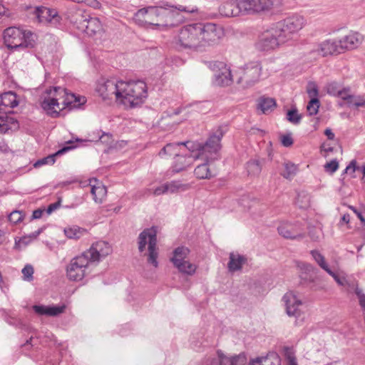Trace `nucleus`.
Here are the masks:
<instances>
[{"label": "nucleus", "mask_w": 365, "mask_h": 365, "mask_svg": "<svg viewBox=\"0 0 365 365\" xmlns=\"http://www.w3.org/2000/svg\"><path fill=\"white\" fill-rule=\"evenodd\" d=\"M225 35L223 28L213 23H195L182 27L173 40L178 48L202 52L218 44Z\"/></svg>", "instance_id": "f257e3e1"}, {"label": "nucleus", "mask_w": 365, "mask_h": 365, "mask_svg": "<svg viewBox=\"0 0 365 365\" xmlns=\"http://www.w3.org/2000/svg\"><path fill=\"white\" fill-rule=\"evenodd\" d=\"M227 131L226 126H219L210 135L204 145H194L192 151L185 153V149L175 157L173 171L179 173L190 166L197 159L216 160L221 148L220 140Z\"/></svg>", "instance_id": "f03ea898"}, {"label": "nucleus", "mask_w": 365, "mask_h": 365, "mask_svg": "<svg viewBox=\"0 0 365 365\" xmlns=\"http://www.w3.org/2000/svg\"><path fill=\"white\" fill-rule=\"evenodd\" d=\"M112 252L110 245L105 241H98L81 255L73 258L67 267V277L72 281H81L89 272L90 266L99 262Z\"/></svg>", "instance_id": "7ed1b4c3"}, {"label": "nucleus", "mask_w": 365, "mask_h": 365, "mask_svg": "<svg viewBox=\"0 0 365 365\" xmlns=\"http://www.w3.org/2000/svg\"><path fill=\"white\" fill-rule=\"evenodd\" d=\"M146 83L141 80L122 81L119 103L128 108L141 105L148 97Z\"/></svg>", "instance_id": "20e7f679"}, {"label": "nucleus", "mask_w": 365, "mask_h": 365, "mask_svg": "<svg viewBox=\"0 0 365 365\" xmlns=\"http://www.w3.org/2000/svg\"><path fill=\"white\" fill-rule=\"evenodd\" d=\"M170 7L173 6L166 4L165 6H148L141 9L136 13L135 19L162 29L173 24L168 21V19L173 16Z\"/></svg>", "instance_id": "39448f33"}, {"label": "nucleus", "mask_w": 365, "mask_h": 365, "mask_svg": "<svg viewBox=\"0 0 365 365\" xmlns=\"http://www.w3.org/2000/svg\"><path fill=\"white\" fill-rule=\"evenodd\" d=\"M4 40L6 47L15 51L33 48L35 46V35L32 32L14 26L4 30Z\"/></svg>", "instance_id": "423d86ee"}, {"label": "nucleus", "mask_w": 365, "mask_h": 365, "mask_svg": "<svg viewBox=\"0 0 365 365\" xmlns=\"http://www.w3.org/2000/svg\"><path fill=\"white\" fill-rule=\"evenodd\" d=\"M307 24L306 19L301 15L294 14L276 23L275 32L282 42H287Z\"/></svg>", "instance_id": "0eeeda50"}, {"label": "nucleus", "mask_w": 365, "mask_h": 365, "mask_svg": "<svg viewBox=\"0 0 365 365\" xmlns=\"http://www.w3.org/2000/svg\"><path fill=\"white\" fill-rule=\"evenodd\" d=\"M19 105L15 93L9 91L0 95V133H6L9 130L17 127V122L6 115L10 110Z\"/></svg>", "instance_id": "6e6552de"}, {"label": "nucleus", "mask_w": 365, "mask_h": 365, "mask_svg": "<svg viewBox=\"0 0 365 365\" xmlns=\"http://www.w3.org/2000/svg\"><path fill=\"white\" fill-rule=\"evenodd\" d=\"M138 250L143 252L148 245V262L158 267V252L157 247V230L155 227L145 229L141 232L138 239Z\"/></svg>", "instance_id": "1a4fd4ad"}, {"label": "nucleus", "mask_w": 365, "mask_h": 365, "mask_svg": "<svg viewBox=\"0 0 365 365\" xmlns=\"http://www.w3.org/2000/svg\"><path fill=\"white\" fill-rule=\"evenodd\" d=\"M282 0H237V6L248 14H270L279 9Z\"/></svg>", "instance_id": "9d476101"}, {"label": "nucleus", "mask_w": 365, "mask_h": 365, "mask_svg": "<svg viewBox=\"0 0 365 365\" xmlns=\"http://www.w3.org/2000/svg\"><path fill=\"white\" fill-rule=\"evenodd\" d=\"M262 66L259 61H251L239 68L234 74L238 84L247 88L257 83L261 77Z\"/></svg>", "instance_id": "9b49d317"}, {"label": "nucleus", "mask_w": 365, "mask_h": 365, "mask_svg": "<svg viewBox=\"0 0 365 365\" xmlns=\"http://www.w3.org/2000/svg\"><path fill=\"white\" fill-rule=\"evenodd\" d=\"M190 250L184 246L178 247L173 251L170 260L174 267L182 274L192 276L197 268V264L188 259Z\"/></svg>", "instance_id": "f8f14e48"}, {"label": "nucleus", "mask_w": 365, "mask_h": 365, "mask_svg": "<svg viewBox=\"0 0 365 365\" xmlns=\"http://www.w3.org/2000/svg\"><path fill=\"white\" fill-rule=\"evenodd\" d=\"M285 312L289 317L297 319L304 318L306 306L302 300L293 292H287L282 299Z\"/></svg>", "instance_id": "ddd939ff"}, {"label": "nucleus", "mask_w": 365, "mask_h": 365, "mask_svg": "<svg viewBox=\"0 0 365 365\" xmlns=\"http://www.w3.org/2000/svg\"><path fill=\"white\" fill-rule=\"evenodd\" d=\"M60 95L58 87H54L47 90L42 97L41 103L42 108L53 117H57L59 112L63 110L61 101L62 97H60Z\"/></svg>", "instance_id": "4468645a"}, {"label": "nucleus", "mask_w": 365, "mask_h": 365, "mask_svg": "<svg viewBox=\"0 0 365 365\" xmlns=\"http://www.w3.org/2000/svg\"><path fill=\"white\" fill-rule=\"evenodd\" d=\"M121 80L115 78L108 79L98 83L96 91L103 100L115 98L119 102Z\"/></svg>", "instance_id": "2eb2a0df"}, {"label": "nucleus", "mask_w": 365, "mask_h": 365, "mask_svg": "<svg viewBox=\"0 0 365 365\" xmlns=\"http://www.w3.org/2000/svg\"><path fill=\"white\" fill-rule=\"evenodd\" d=\"M275 31V26L273 25L264 32L256 43V48L259 51H269L274 49L279 44L284 43Z\"/></svg>", "instance_id": "dca6fc26"}, {"label": "nucleus", "mask_w": 365, "mask_h": 365, "mask_svg": "<svg viewBox=\"0 0 365 365\" xmlns=\"http://www.w3.org/2000/svg\"><path fill=\"white\" fill-rule=\"evenodd\" d=\"M212 69L214 71V84L224 86H228L232 82L234 75H232L230 68L224 62L212 63Z\"/></svg>", "instance_id": "f3484780"}, {"label": "nucleus", "mask_w": 365, "mask_h": 365, "mask_svg": "<svg viewBox=\"0 0 365 365\" xmlns=\"http://www.w3.org/2000/svg\"><path fill=\"white\" fill-rule=\"evenodd\" d=\"M34 14L40 23L50 24L53 26H56L61 21L58 11L54 9L45 6L36 7Z\"/></svg>", "instance_id": "a211bd4d"}, {"label": "nucleus", "mask_w": 365, "mask_h": 365, "mask_svg": "<svg viewBox=\"0 0 365 365\" xmlns=\"http://www.w3.org/2000/svg\"><path fill=\"white\" fill-rule=\"evenodd\" d=\"M279 234L284 238L297 240L304 237L303 229L299 223L282 222L277 228Z\"/></svg>", "instance_id": "6ab92c4d"}, {"label": "nucleus", "mask_w": 365, "mask_h": 365, "mask_svg": "<svg viewBox=\"0 0 365 365\" xmlns=\"http://www.w3.org/2000/svg\"><path fill=\"white\" fill-rule=\"evenodd\" d=\"M246 363L247 359L243 354L230 357L222 351H217V356L208 361L205 365H245Z\"/></svg>", "instance_id": "aec40b11"}, {"label": "nucleus", "mask_w": 365, "mask_h": 365, "mask_svg": "<svg viewBox=\"0 0 365 365\" xmlns=\"http://www.w3.org/2000/svg\"><path fill=\"white\" fill-rule=\"evenodd\" d=\"M58 90L61 93L60 97H62L61 101L63 110L66 108H69L70 109L79 108L80 106L84 104L86 101L85 97L68 93L66 89L61 87H58Z\"/></svg>", "instance_id": "412c9836"}, {"label": "nucleus", "mask_w": 365, "mask_h": 365, "mask_svg": "<svg viewBox=\"0 0 365 365\" xmlns=\"http://www.w3.org/2000/svg\"><path fill=\"white\" fill-rule=\"evenodd\" d=\"M185 148L189 150L194 148V143L187 141L185 143H168L163 147L159 152V156L162 158L171 156H177L180 152L185 150Z\"/></svg>", "instance_id": "4be33fe9"}, {"label": "nucleus", "mask_w": 365, "mask_h": 365, "mask_svg": "<svg viewBox=\"0 0 365 365\" xmlns=\"http://www.w3.org/2000/svg\"><path fill=\"white\" fill-rule=\"evenodd\" d=\"M363 41L362 36L358 32H349L339 39L341 53L346 50H353L359 47Z\"/></svg>", "instance_id": "5701e85b"}, {"label": "nucleus", "mask_w": 365, "mask_h": 365, "mask_svg": "<svg viewBox=\"0 0 365 365\" xmlns=\"http://www.w3.org/2000/svg\"><path fill=\"white\" fill-rule=\"evenodd\" d=\"M317 52L324 57L341 53L339 39L328 38L320 42L318 44Z\"/></svg>", "instance_id": "b1692460"}, {"label": "nucleus", "mask_w": 365, "mask_h": 365, "mask_svg": "<svg viewBox=\"0 0 365 365\" xmlns=\"http://www.w3.org/2000/svg\"><path fill=\"white\" fill-rule=\"evenodd\" d=\"M66 305L62 304L61 305H34L33 309L38 315H46L50 317L58 316L65 312Z\"/></svg>", "instance_id": "393cba45"}, {"label": "nucleus", "mask_w": 365, "mask_h": 365, "mask_svg": "<svg viewBox=\"0 0 365 365\" xmlns=\"http://www.w3.org/2000/svg\"><path fill=\"white\" fill-rule=\"evenodd\" d=\"M81 27L87 34L93 35L102 29V24L98 18L83 16Z\"/></svg>", "instance_id": "a878e982"}, {"label": "nucleus", "mask_w": 365, "mask_h": 365, "mask_svg": "<svg viewBox=\"0 0 365 365\" xmlns=\"http://www.w3.org/2000/svg\"><path fill=\"white\" fill-rule=\"evenodd\" d=\"M90 182L91 186V192L93 196L94 201L96 203H102L107 194L106 187L96 179L91 180Z\"/></svg>", "instance_id": "bb28decb"}, {"label": "nucleus", "mask_w": 365, "mask_h": 365, "mask_svg": "<svg viewBox=\"0 0 365 365\" xmlns=\"http://www.w3.org/2000/svg\"><path fill=\"white\" fill-rule=\"evenodd\" d=\"M68 144H70L71 145L66 146L63 148L62 149L59 150L58 152H56L55 154L50 155L47 157L43 158L38 160H37L34 163L35 168H38L43 165H53L56 161V157L60 154H62L71 149L75 148L76 146L74 145L75 142L73 140H69L67 142Z\"/></svg>", "instance_id": "cd10ccee"}, {"label": "nucleus", "mask_w": 365, "mask_h": 365, "mask_svg": "<svg viewBox=\"0 0 365 365\" xmlns=\"http://www.w3.org/2000/svg\"><path fill=\"white\" fill-rule=\"evenodd\" d=\"M205 161V163L197 165L195 170L194 174L195 177L198 179H210L215 175L212 172V170L209 168V162L213 161L214 160H207L206 159H202Z\"/></svg>", "instance_id": "c85d7f7f"}, {"label": "nucleus", "mask_w": 365, "mask_h": 365, "mask_svg": "<svg viewBox=\"0 0 365 365\" xmlns=\"http://www.w3.org/2000/svg\"><path fill=\"white\" fill-rule=\"evenodd\" d=\"M246 258L238 253L232 252L230 254V261L227 267L230 272H236L241 269L242 265L246 262Z\"/></svg>", "instance_id": "c756f323"}, {"label": "nucleus", "mask_w": 365, "mask_h": 365, "mask_svg": "<svg viewBox=\"0 0 365 365\" xmlns=\"http://www.w3.org/2000/svg\"><path fill=\"white\" fill-rule=\"evenodd\" d=\"M66 236L70 239L77 240L87 233L86 230L74 225L64 229Z\"/></svg>", "instance_id": "7c9ffc66"}, {"label": "nucleus", "mask_w": 365, "mask_h": 365, "mask_svg": "<svg viewBox=\"0 0 365 365\" xmlns=\"http://www.w3.org/2000/svg\"><path fill=\"white\" fill-rule=\"evenodd\" d=\"M168 187V193H176L178 192L185 191L189 188L187 184H182L180 181L173 180L165 182Z\"/></svg>", "instance_id": "2f4dec72"}, {"label": "nucleus", "mask_w": 365, "mask_h": 365, "mask_svg": "<svg viewBox=\"0 0 365 365\" xmlns=\"http://www.w3.org/2000/svg\"><path fill=\"white\" fill-rule=\"evenodd\" d=\"M275 106L276 103L273 98H262L259 101L258 108L260 109L263 113H267L272 110Z\"/></svg>", "instance_id": "473e14b6"}, {"label": "nucleus", "mask_w": 365, "mask_h": 365, "mask_svg": "<svg viewBox=\"0 0 365 365\" xmlns=\"http://www.w3.org/2000/svg\"><path fill=\"white\" fill-rule=\"evenodd\" d=\"M247 174L252 177L258 176L261 173V165L256 160H252L247 163Z\"/></svg>", "instance_id": "72a5a7b5"}, {"label": "nucleus", "mask_w": 365, "mask_h": 365, "mask_svg": "<svg viewBox=\"0 0 365 365\" xmlns=\"http://www.w3.org/2000/svg\"><path fill=\"white\" fill-rule=\"evenodd\" d=\"M346 104L349 107H365V96L364 95H351Z\"/></svg>", "instance_id": "f704fd0d"}, {"label": "nucleus", "mask_w": 365, "mask_h": 365, "mask_svg": "<svg viewBox=\"0 0 365 365\" xmlns=\"http://www.w3.org/2000/svg\"><path fill=\"white\" fill-rule=\"evenodd\" d=\"M311 255L318 265L325 272H327L330 269L324 257L317 250H312Z\"/></svg>", "instance_id": "c9c22d12"}, {"label": "nucleus", "mask_w": 365, "mask_h": 365, "mask_svg": "<svg viewBox=\"0 0 365 365\" xmlns=\"http://www.w3.org/2000/svg\"><path fill=\"white\" fill-rule=\"evenodd\" d=\"M283 352L288 365H298L295 356V351L292 347H284Z\"/></svg>", "instance_id": "e433bc0d"}, {"label": "nucleus", "mask_w": 365, "mask_h": 365, "mask_svg": "<svg viewBox=\"0 0 365 365\" xmlns=\"http://www.w3.org/2000/svg\"><path fill=\"white\" fill-rule=\"evenodd\" d=\"M264 365H280V358L275 352H269L264 356Z\"/></svg>", "instance_id": "4c0bfd02"}, {"label": "nucleus", "mask_w": 365, "mask_h": 365, "mask_svg": "<svg viewBox=\"0 0 365 365\" xmlns=\"http://www.w3.org/2000/svg\"><path fill=\"white\" fill-rule=\"evenodd\" d=\"M320 106V103L318 98L310 99L307 106V110L309 115H316Z\"/></svg>", "instance_id": "58836bf2"}, {"label": "nucleus", "mask_w": 365, "mask_h": 365, "mask_svg": "<svg viewBox=\"0 0 365 365\" xmlns=\"http://www.w3.org/2000/svg\"><path fill=\"white\" fill-rule=\"evenodd\" d=\"M326 89L329 95L337 96L341 89V87L339 83L331 81L327 84Z\"/></svg>", "instance_id": "ea45409f"}, {"label": "nucleus", "mask_w": 365, "mask_h": 365, "mask_svg": "<svg viewBox=\"0 0 365 365\" xmlns=\"http://www.w3.org/2000/svg\"><path fill=\"white\" fill-rule=\"evenodd\" d=\"M310 197L309 195H307L304 192H302L298 194L297 198V203L302 208H306L309 205Z\"/></svg>", "instance_id": "a19ab883"}, {"label": "nucleus", "mask_w": 365, "mask_h": 365, "mask_svg": "<svg viewBox=\"0 0 365 365\" xmlns=\"http://www.w3.org/2000/svg\"><path fill=\"white\" fill-rule=\"evenodd\" d=\"M297 171V167L293 163H287L284 164V171L282 175L285 178H290L293 177Z\"/></svg>", "instance_id": "79ce46f5"}, {"label": "nucleus", "mask_w": 365, "mask_h": 365, "mask_svg": "<svg viewBox=\"0 0 365 365\" xmlns=\"http://www.w3.org/2000/svg\"><path fill=\"white\" fill-rule=\"evenodd\" d=\"M287 118L293 124H299L302 116L298 113L296 109H292L287 112Z\"/></svg>", "instance_id": "37998d69"}, {"label": "nucleus", "mask_w": 365, "mask_h": 365, "mask_svg": "<svg viewBox=\"0 0 365 365\" xmlns=\"http://www.w3.org/2000/svg\"><path fill=\"white\" fill-rule=\"evenodd\" d=\"M307 92L311 99L318 98V87L314 82H309L307 87Z\"/></svg>", "instance_id": "c03bdc74"}, {"label": "nucleus", "mask_w": 365, "mask_h": 365, "mask_svg": "<svg viewBox=\"0 0 365 365\" xmlns=\"http://www.w3.org/2000/svg\"><path fill=\"white\" fill-rule=\"evenodd\" d=\"M21 272L24 280L31 282L33 279L34 267L31 264H26L22 269Z\"/></svg>", "instance_id": "a18cd8bd"}, {"label": "nucleus", "mask_w": 365, "mask_h": 365, "mask_svg": "<svg viewBox=\"0 0 365 365\" xmlns=\"http://www.w3.org/2000/svg\"><path fill=\"white\" fill-rule=\"evenodd\" d=\"M171 8H173V7H170V9ZM174 8L179 11H182V12H185V13H187V14H195V13H198V8L196 6H182V5H177L175 6H174ZM170 11H172L171 9H170ZM173 12V11H171ZM173 14V13H172Z\"/></svg>", "instance_id": "49530a36"}, {"label": "nucleus", "mask_w": 365, "mask_h": 365, "mask_svg": "<svg viewBox=\"0 0 365 365\" xmlns=\"http://www.w3.org/2000/svg\"><path fill=\"white\" fill-rule=\"evenodd\" d=\"M327 272L334 278L339 285L344 286L346 284L347 281L344 276H340L337 273L333 272L331 269H329Z\"/></svg>", "instance_id": "de8ad7c7"}, {"label": "nucleus", "mask_w": 365, "mask_h": 365, "mask_svg": "<svg viewBox=\"0 0 365 365\" xmlns=\"http://www.w3.org/2000/svg\"><path fill=\"white\" fill-rule=\"evenodd\" d=\"M23 217L24 214L21 212L14 210L9 215V220L14 224H16L21 222L23 220Z\"/></svg>", "instance_id": "09e8293b"}, {"label": "nucleus", "mask_w": 365, "mask_h": 365, "mask_svg": "<svg viewBox=\"0 0 365 365\" xmlns=\"http://www.w3.org/2000/svg\"><path fill=\"white\" fill-rule=\"evenodd\" d=\"M31 240L28 236H24L23 237L20 238L19 241L15 242V247L16 249L21 250L25 247H26L28 245H29L31 242Z\"/></svg>", "instance_id": "8fccbe9b"}, {"label": "nucleus", "mask_w": 365, "mask_h": 365, "mask_svg": "<svg viewBox=\"0 0 365 365\" xmlns=\"http://www.w3.org/2000/svg\"><path fill=\"white\" fill-rule=\"evenodd\" d=\"M149 192H152L154 195L158 196L168 193V187H166V185L164 183L155 188H150Z\"/></svg>", "instance_id": "3c124183"}, {"label": "nucleus", "mask_w": 365, "mask_h": 365, "mask_svg": "<svg viewBox=\"0 0 365 365\" xmlns=\"http://www.w3.org/2000/svg\"><path fill=\"white\" fill-rule=\"evenodd\" d=\"M338 168L339 163L336 159L331 160L329 163H327L324 165L325 170L330 173H335L337 170Z\"/></svg>", "instance_id": "603ef678"}, {"label": "nucleus", "mask_w": 365, "mask_h": 365, "mask_svg": "<svg viewBox=\"0 0 365 365\" xmlns=\"http://www.w3.org/2000/svg\"><path fill=\"white\" fill-rule=\"evenodd\" d=\"M351 95L352 93L349 88H341L337 96L341 98L343 101H346V103Z\"/></svg>", "instance_id": "864d4df0"}, {"label": "nucleus", "mask_w": 365, "mask_h": 365, "mask_svg": "<svg viewBox=\"0 0 365 365\" xmlns=\"http://www.w3.org/2000/svg\"><path fill=\"white\" fill-rule=\"evenodd\" d=\"M281 143L284 147H290L293 144L292 134L288 133L281 136Z\"/></svg>", "instance_id": "5fc2aeb1"}, {"label": "nucleus", "mask_w": 365, "mask_h": 365, "mask_svg": "<svg viewBox=\"0 0 365 365\" xmlns=\"http://www.w3.org/2000/svg\"><path fill=\"white\" fill-rule=\"evenodd\" d=\"M232 5L230 4H227L225 5H222L220 8V12L222 15L225 16H234L233 11L232 10L226 11L227 7H231Z\"/></svg>", "instance_id": "6e6d98bb"}, {"label": "nucleus", "mask_w": 365, "mask_h": 365, "mask_svg": "<svg viewBox=\"0 0 365 365\" xmlns=\"http://www.w3.org/2000/svg\"><path fill=\"white\" fill-rule=\"evenodd\" d=\"M356 294L359 297V304L361 306V307L364 309V310L365 311V294H363L361 293V290H360L359 289L356 288Z\"/></svg>", "instance_id": "4d7b16f0"}, {"label": "nucleus", "mask_w": 365, "mask_h": 365, "mask_svg": "<svg viewBox=\"0 0 365 365\" xmlns=\"http://www.w3.org/2000/svg\"><path fill=\"white\" fill-rule=\"evenodd\" d=\"M61 206L60 201L56 202L54 203H51L48 205L46 209V212L48 215H51L53 212L56 210Z\"/></svg>", "instance_id": "13d9d810"}, {"label": "nucleus", "mask_w": 365, "mask_h": 365, "mask_svg": "<svg viewBox=\"0 0 365 365\" xmlns=\"http://www.w3.org/2000/svg\"><path fill=\"white\" fill-rule=\"evenodd\" d=\"M356 170V160H351L349 165L345 169L346 173H354Z\"/></svg>", "instance_id": "bf43d9fd"}, {"label": "nucleus", "mask_w": 365, "mask_h": 365, "mask_svg": "<svg viewBox=\"0 0 365 365\" xmlns=\"http://www.w3.org/2000/svg\"><path fill=\"white\" fill-rule=\"evenodd\" d=\"M249 365H264V356L257 357L252 359Z\"/></svg>", "instance_id": "052dcab7"}, {"label": "nucleus", "mask_w": 365, "mask_h": 365, "mask_svg": "<svg viewBox=\"0 0 365 365\" xmlns=\"http://www.w3.org/2000/svg\"><path fill=\"white\" fill-rule=\"evenodd\" d=\"M43 231V229L42 228H40L38 230H37L36 231L28 235L27 236L29 237V238L31 240V241H34V240H36L38 236Z\"/></svg>", "instance_id": "680f3d73"}, {"label": "nucleus", "mask_w": 365, "mask_h": 365, "mask_svg": "<svg viewBox=\"0 0 365 365\" xmlns=\"http://www.w3.org/2000/svg\"><path fill=\"white\" fill-rule=\"evenodd\" d=\"M43 212V211L42 210H40V209L34 210L33 212V214H32L33 219H39V218H41L42 217Z\"/></svg>", "instance_id": "e2e57ef3"}, {"label": "nucleus", "mask_w": 365, "mask_h": 365, "mask_svg": "<svg viewBox=\"0 0 365 365\" xmlns=\"http://www.w3.org/2000/svg\"><path fill=\"white\" fill-rule=\"evenodd\" d=\"M324 134L327 136L328 139L333 140L334 138V133L331 131L330 128H327L324 130Z\"/></svg>", "instance_id": "0e129e2a"}, {"label": "nucleus", "mask_w": 365, "mask_h": 365, "mask_svg": "<svg viewBox=\"0 0 365 365\" xmlns=\"http://www.w3.org/2000/svg\"><path fill=\"white\" fill-rule=\"evenodd\" d=\"M341 220L345 223H349L350 220V216L349 214H344L342 217Z\"/></svg>", "instance_id": "69168bd1"}, {"label": "nucleus", "mask_w": 365, "mask_h": 365, "mask_svg": "<svg viewBox=\"0 0 365 365\" xmlns=\"http://www.w3.org/2000/svg\"><path fill=\"white\" fill-rule=\"evenodd\" d=\"M355 214L362 223H365V218L363 217L361 212L357 210L356 212H355Z\"/></svg>", "instance_id": "338daca9"}, {"label": "nucleus", "mask_w": 365, "mask_h": 365, "mask_svg": "<svg viewBox=\"0 0 365 365\" xmlns=\"http://www.w3.org/2000/svg\"><path fill=\"white\" fill-rule=\"evenodd\" d=\"M5 13V7L0 2V16L4 15Z\"/></svg>", "instance_id": "774afa93"}]
</instances>
